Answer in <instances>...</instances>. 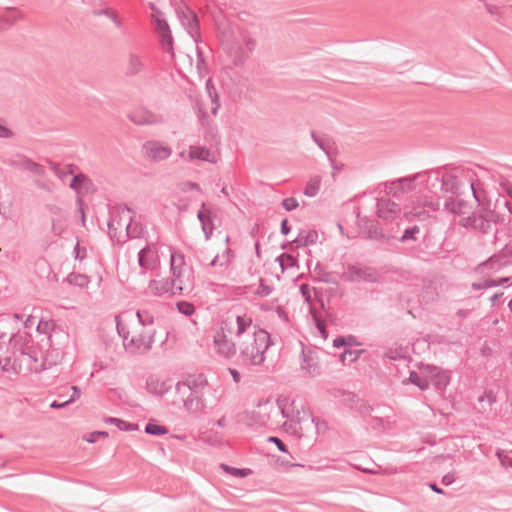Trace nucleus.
Returning a JSON list of instances; mask_svg holds the SVG:
<instances>
[{"label":"nucleus","instance_id":"nucleus-64","mask_svg":"<svg viewBox=\"0 0 512 512\" xmlns=\"http://www.w3.org/2000/svg\"><path fill=\"white\" fill-rule=\"evenodd\" d=\"M504 251V255H506L507 259L510 260V266L512 265V241L505 245L502 249Z\"/></svg>","mask_w":512,"mask_h":512},{"label":"nucleus","instance_id":"nucleus-4","mask_svg":"<svg viewBox=\"0 0 512 512\" xmlns=\"http://www.w3.org/2000/svg\"><path fill=\"white\" fill-rule=\"evenodd\" d=\"M236 326H239L238 315L235 318L227 317L221 321L220 329L213 337L217 354L225 359H231L237 355Z\"/></svg>","mask_w":512,"mask_h":512},{"label":"nucleus","instance_id":"nucleus-38","mask_svg":"<svg viewBox=\"0 0 512 512\" xmlns=\"http://www.w3.org/2000/svg\"><path fill=\"white\" fill-rule=\"evenodd\" d=\"M410 383L416 385L421 390H427L430 386V380L428 374L426 376H421L416 371H411L409 374Z\"/></svg>","mask_w":512,"mask_h":512},{"label":"nucleus","instance_id":"nucleus-1","mask_svg":"<svg viewBox=\"0 0 512 512\" xmlns=\"http://www.w3.org/2000/svg\"><path fill=\"white\" fill-rule=\"evenodd\" d=\"M239 326H236L238 339V360L243 366L261 367L266 360L267 350L273 341L270 334L256 325L247 314L238 315Z\"/></svg>","mask_w":512,"mask_h":512},{"label":"nucleus","instance_id":"nucleus-41","mask_svg":"<svg viewBox=\"0 0 512 512\" xmlns=\"http://www.w3.org/2000/svg\"><path fill=\"white\" fill-rule=\"evenodd\" d=\"M277 261L279 262L282 271L289 268L298 267L297 259L288 253H282L281 255H279L277 257Z\"/></svg>","mask_w":512,"mask_h":512},{"label":"nucleus","instance_id":"nucleus-15","mask_svg":"<svg viewBox=\"0 0 512 512\" xmlns=\"http://www.w3.org/2000/svg\"><path fill=\"white\" fill-rule=\"evenodd\" d=\"M152 17H154L156 21V27L161 37V45L163 51L170 54L171 56H174L173 37L168 23L164 19L157 18L155 13L152 14Z\"/></svg>","mask_w":512,"mask_h":512},{"label":"nucleus","instance_id":"nucleus-37","mask_svg":"<svg viewBox=\"0 0 512 512\" xmlns=\"http://www.w3.org/2000/svg\"><path fill=\"white\" fill-rule=\"evenodd\" d=\"M136 315L142 330L155 328L154 316L148 310H138Z\"/></svg>","mask_w":512,"mask_h":512},{"label":"nucleus","instance_id":"nucleus-60","mask_svg":"<svg viewBox=\"0 0 512 512\" xmlns=\"http://www.w3.org/2000/svg\"><path fill=\"white\" fill-rule=\"evenodd\" d=\"M117 331H118L119 336L123 339V345L125 346V341L130 340L129 331L120 322H117Z\"/></svg>","mask_w":512,"mask_h":512},{"label":"nucleus","instance_id":"nucleus-33","mask_svg":"<svg viewBox=\"0 0 512 512\" xmlns=\"http://www.w3.org/2000/svg\"><path fill=\"white\" fill-rule=\"evenodd\" d=\"M211 152L208 148L204 146H191L189 150V159L190 160H202V161H211L210 160Z\"/></svg>","mask_w":512,"mask_h":512},{"label":"nucleus","instance_id":"nucleus-35","mask_svg":"<svg viewBox=\"0 0 512 512\" xmlns=\"http://www.w3.org/2000/svg\"><path fill=\"white\" fill-rule=\"evenodd\" d=\"M50 167L57 178L64 181L68 176L73 175L74 165L69 164L65 167H61L59 164L50 162Z\"/></svg>","mask_w":512,"mask_h":512},{"label":"nucleus","instance_id":"nucleus-5","mask_svg":"<svg viewBox=\"0 0 512 512\" xmlns=\"http://www.w3.org/2000/svg\"><path fill=\"white\" fill-rule=\"evenodd\" d=\"M171 280L177 285L176 293L182 294L192 286L190 269L187 267L185 256L182 252L170 248Z\"/></svg>","mask_w":512,"mask_h":512},{"label":"nucleus","instance_id":"nucleus-8","mask_svg":"<svg viewBox=\"0 0 512 512\" xmlns=\"http://www.w3.org/2000/svg\"><path fill=\"white\" fill-rule=\"evenodd\" d=\"M176 14L187 33L198 44L200 39V25L197 14L189 8L182 0L176 7Z\"/></svg>","mask_w":512,"mask_h":512},{"label":"nucleus","instance_id":"nucleus-45","mask_svg":"<svg viewBox=\"0 0 512 512\" xmlns=\"http://www.w3.org/2000/svg\"><path fill=\"white\" fill-rule=\"evenodd\" d=\"M318 238V234L316 231H308L305 237H302L301 235L294 240L298 244V246L301 245H308L313 244L316 242Z\"/></svg>","mask_w":512,"mask_h":512},{"label":"nucleus","instance_id":"nucleus-20","mask_svg":"<svg viewBox=\"0 0 512 512\" xmlns=\"http://www.w3.org/2000/svg\"><path fill=\"white\" fill-rule=\"evenodd\" d=\"M484 269L492 272H500L510 266V260L504 255V251L501 250L499 253L492 255L489 259L480 264Z\"/></svg>","mask_w":512,"mask_h":512},{"label":"nucleus","instance_id":"nucleus-26","mask_svg":"<svg viewBox=\"0 0 512 512\" xmlns=\"http://www.w3.org/2000/svg\"><path fill=\"white\" fill-rule=\"evenodd\" d=\"M443 207L448 213L460 216L466 213L468 203L463 199L450 196L445 199Z\"/></svg>","mask_w":512,"mask_h":512},{"label":"nucleus","instance_id":"nucleus-23","mask_svg":"<svg viewBox=\"0 0 512 512\" xmlns=\"http://www.w3.org/2000/svg\"><path fill=\"white\" fill-rule=\"evenodd\" d=\"M197 218L201 223L202 231L205 239L209 240L214 231L212 212L206 208V204L202 203L201 209L197 213Z\"/></svg>","mask_w":512,"mask_h":512},{"label":"nucleus","instance_id":"nucleus-40","mask_svg":"<svg viewBox=\"0 0 512 512\" xmlns=\"http://www.w3.org/2000/svg\"><path fill=\"white\" fill-rule=\"evenodd\" d=\"M196 69L201 77L205 76L208 73V65L204 56V52L200 46H196Z\"/></svg>","mask_w":512,"mask_h":512},{"label":"nucleus","instance_id":"nucleus-63","mask_svg":"<svg viewBox=\"0 0 512 512\" xmlns=\"http://www.w3.org/2000/svg\"><path fill=\"white\" fill-rule=\"evenodd\" d=\"M46 208H47V210H48L51 214H53V215H55V216H57V217H61V215H62V209H61L59 206H57V205H53V204H48V205H46Z\"/></svg>","mask_w":512,"mask_h":512},{"label":"nucleus","instance_id":"nucleus-62","mask_svg":"<svg viewBox=\"0 0 512 512\" xmlns=\"http://www.w3.org/2000/svg\"><path fill=\"white\" fill-rule=\"evenodd\" d=\"M72 402H73V399H67V400H65L63 402H59L57 400H54V401L51 402L50 407L53 408V409H60V408L66 407L67 405H69Z\"/></svg>","mask_w":512,"mask_h":512},{"label":"nucleus","instance_id":"nucleus-21","mask_svg":"<svg viewBox=\"0 0 512 512\" xmlns=\"http://www.w3.org/2000/svg\"><path fill=\"white\" fill-rule=\"evenodd\" d=\"M424 371L428 374L430 378L429 380L432 381L433 385L437 389H445L450 382V377L447 372L436 366H427Z\"/></svg>","mask_w":512,"mask_h":512},{"label":"nucleus","instance_id":"nucleus-9","mask_svg":"<svg viewBox=\"0 0 512 512\" xmlns=\"http://www.w3.org/2000/svg\"><path fill=\"white\" fill-rule=\"evenodd\" d=\"M342 280L346 282L365 281L375 283L378 281V274L371 267H361L358 265L348 264L342 275Z\"/></svg>","mask_w":512,"mask_h":512},{"label":"nucleus","instance_id":"nucleus-31","mask_svg":"<svg viewBox=\"0 0 512 512\" xmlns=\"http://www.w3.org/2000/svg\"><path fill=\"white\" fill-rule=\"evenodd\" d=\"M23 15L16 11L13 8L7 9V15L0 16V30H4L6 28L14 25L18 20L22 19Z\"/></svg>","mask_w":512,"mask_h":512},{"label":"nucleus","instance_id":"nucleus-54","mask_svg":"<svg viewBox=\"0 0 512 512\" xmlns=\"http://www.w3.org/2000/svg\"><path fill=\"white\" fill-rule=\"evenodd\" d=\"M73 252L76 260L82 261L87 257V249L85 247H81L79 242L76 243Z\"/></svg>","mask_w":512,"mask_h":512},{"label":"nucleus","instance_id":"nucleus-24","mask_svg":"<svg viewBox=\"0 0 512 512\" xmlns=\"http://www.w3.org/2000/svg\"><path fill=\"white\" fill-rule=\"evenodd\" d=\"M14 165L17 168L27 171L33 175L43 176L45 174L44 166L25 156L19 157L17 160H15Z\"/></svg>","mask_w":512,"mask_h":512},{"label":"nucleus","instance_id":"nucleus-56","mask_svg":"<svg viewBox=\"0 0 512 512\" xmlns=\"http://www.w3.org/2000/svg\"><path fill=\"white\" fill-rule=\"evenodd\" d=\"M267 441L270 443H274L275 446H277L279 451H281L283 453H288L286 445L283 443V441L280 438H278L276 436H270V437H268Z\"/></svg>","mask_w":512,"mask_h":512},{"label":"nucleus","instance_id":"nucleus-13","mask_svg":"<svg viewBox=\"0 0 512 512\" xmlns=\"http://www.w3.org/2000/svg\"><path fill=\"white\" fill-rule=\"evenodd\" d=\"M128 118L136 125H157L165 121L161 114H156L144 107H138L130 111Z\"/></svg>","mask_w":512,"mask_h":512},{"label":"nucleus","instance_id":"nucleus-14","mask_svg":"<svg viewBox=\"0 0 512 512\" xmlns=\"http://www.w3.org/2000/svg\"><path fill=\"white\" fill-rule=\"evenodd\" d=\"M357 217L358 225L360 229H362L363 232L366 233L365 237L367 239H375L383 243H388L392 238L391 236L384 234L383 231L380 228H378L375 221L370 220L367 217L361 218L359 215Z\"/></svg>","mask_w":512,"mask_h":512},{"label":"nucleus","instance_id":"nucleus-39","mask_svg":"<svg viewBox=\"0 0 512 512\" xmlns=\"http://www.w3.org/2000/svg\"><path fill=\"white\" fill-rule=\"evenodd\" d=\"M66 281L71 285L78 286L81 288L87 287L88 284L90 283V280L86 275L74 272L68 274V276L66 277Z\"/></svg>","mask_w":512,"mask_h":512},{"label":"nucleus","instance_id":"nucleus-51","mask_svg":"<svg viewBox=\"0 0 512 512\" xmlns=\"http://www.w3.org/2000/svg\"><path fill=\"white\" fill-rule=\"evenodd\" d=\"M259 286L256 290V295L260 296V297H267L269 296L271 293H272V288L267 285L263 279H260L259 281Z\"/></svg>","mask_w":512,"mask_h":512},{"label":"nucleus","instance_id":"nucleus-52","mask_svg":"<svg viewBox=\"0 0 512 512\" xmlns=\"http://www.w3.org/2000/svg\"><path fill=\"white\" fill-rule=\"evenodd\" d=\"M282 206L286 211H292L298 207V201L294 197H288L282 200Z\"/></svg>","mask_w":512,"mask_h":512},{"label":"nucleus","instance_id":"nucleus-42","mask_svg":"<svg viewBox=\"0 0 512 512\" xmlns=\"http://www.w3.org/2000/svg\"><path fill=\"white\" fill-rule=\"evenodd\" d=\"M364 353V350H352L350 348H346L340 355V360L344 363L346 361L353 363L357 361L360 356Z\"/></svg>","mask_w":512,"mask_h":512},{"label":"nucleus","instance_id":"nucleus-36","mask_svg":"<svg viewBox=\"0 0 512 512\" xmlns=\"http://www.w3.org/2000/svg\"><path fill=\"white\" fill-rule=\"evenodd\" d=\"M104 422L107 424L115 425L121 431H135L138 429L137 424L128 423L115 417H106L104 418Z\"/></svg>","mask_w":512,"mask_h":512},{"label":"nucleus","instance_id":"nucleus-53","mask_svg":"<svg viewBox=\"0 0 512 512\" xmlns=\"http://www.w3.org/2000/svg\"><path fill=\"white\" fill-rule=\"evenodd\" d=\"M314 271L317 273L320 281H322L324 283H330L331 282V273L324 272L323 268L321 267L320 264L316 265Z\"/></svg>","mask_w":512,"mask_h":512},{"label":"nucleus","instance_id":"nucleus-29","mask_svg":"<svg viewBox=\"0 0 512 512\" xmlns=\"http://www.w3.org/2000/svg\"><path fill=\"white\" fill-rule=\"evenodd\" d=\"M125 231L128 238L137 239L144 236L146 233V228L141 222L135 221L134 217L132 216L131 220L127 223Z\"/></svg>","mask_w":512,"mask_h":512},{"label":"nucleus","instance_id":"nucleus-3","mask_svg":"<svg viewBox=\"0 0 512 512\" xmlns=\"http://www.w3.org/2000/svg\"><path fill=\"white\" fill-rule=\"evenodd\" d=\"M504 216L491 209L490 207H481L467 217H462L459 225L465 229H470L478 236H493L494 242L497 240L498 225L504 222Z\"/></svg>","mask_w":512,"mask_h":512},{"label":"nucleus","instance_id":"nucleus-46","mask_svg":"<svg viewBox=\"0 0 512 512\" xmlns=\"http://www.w3.org/2000/svg\"><path fill=\"white\" fill-rule=\"evenodd\" d=\"M496 456L499 459L501 466L505 468H512V455L504 450L498 449L496 451Z\"/></svg>","mask_w":512,"mask_h":512},{"label":"nucleus","instance_id":"nucleus-49","mask_svg":"<svg viewBox=\"0 0 512 512\" xmlns=\"http://www.w3.org/2000/svg\"><path fill=\"white\" fill-rule=\"evenodd\" d=\"M221 467L231 475L237 477H246L251 472L249 469L234 468L225 464H222Z\"/></svg>","mask_w":512,"mask_h":512},{"label":"nucleus","instance_id":"nucleus-11","mask_svg":"<svg viewBox=\"0 0 512 512\" xmlns=\"http://www.w3.org/2000/svg\"><path fill=\"white\" fill-rule=\"evenodd\" d=\"M142 152L148 160L159 162L168 159L172 154V149L163 142L150 140L143 144Z\"/></svg>","mask_w":512,"mask_h":512},{"label":"nucleus","instance_id":"nucleus-27","mask_svg":"<svg viewBox=\"0 0 512 512\" xmlns=\"http://www.w3.org/2000/svg\"><path fill=\"white\" fill-rule=\"evenodd\" d=\"M417 177L418 174L410 177L400 178L398 180L391 182L388 186L389 193L392 194L393 196H399L400 194L405 193L403 183H407L408 189H413V182Z\"/></svg>","mask_w":512,"mask_h":512},{"label":"nucleus","instance_id":"nucleus-57","mask_svg":"<svg viewBox=\"0 0 512 512\" xmlns=\"http://www.w3.org/2000/svg\"><path fill=\"white\" fill-rule=\"evenodd\" d=\"M385 358H388L389 360H398L404 357L402 350L398 349H390L384 354Z\"/></svg>","mask_w":512,"mask_h":512},{"label":"nucleus","instance_id":"nucleus-16","mask_svg":"<svg viewBox=\"0 0 512 512\" xmlns=\"http://www.w3.org/2000/svg\"><path fill=\"white\" fill-rule=\"evenodd\" d=\"M377 215L383 220H393L400 213V207L389 198H380L376 201Z\"/></svg>","mask_w":512,"mask_h":512},{"label":"nucleus","instance_id":"nucleus-55","mask_svg":"<svg viewBox=\"0 0 512 512\" xmlns=\"http://www.w3.org/2000/svg\"><path fill=\"white\" fill-rule=\"evenodd\" d=\"M179 188L182 192H185V193L190 190H196L199 192L201 191L200 186L197 183L191 182V181H185V182L180 183Z\"/></svg>","mask_w":512,"mask_h":512},{"label":"nucleus","instance_id":"nucleus-28","mask_svg":"<svg viewBox=\"0 0 512 512\" xmlns=\"http://www.w3.org/2000/svg\"><path fill=\"white\" fill-rule=\"evenodd\" d=\"M144 63L142 58L136 53H130L126 65L125 73L128 76H134L144 70Z\"/></svg>","mask_w":512,"mask_h":512},{"label":"nucleus","instance_id":"nucleus-34","mask_svg":"<svg viewBox=\"0 0 512 512\" xmlns=\"http://www.w3.org/2000/svg\"><path fill=\"white\" fill-rule=\"evenodd\" d=\"M320 186L321 177L318 175L311 177L305 186L304 195L307 197L316 196L320 190Z\"/></svg>","mask_w":512,"mask_h":512},{"label":"nucleus","instance_id":"nucleus-58","mask_svg":"<svg viewBox=\"0 0 512 512\" xmlns=\"http://www.w3.org/2000/svg\"><path fill=\"white\" fill-rule=\"evenodd\" d=\"M499 185L501 186L502 191L507 193L509 197L512 198V183L509 180L501 177L499 180Z\"/></svg>","mask_w":512,"mask_h":512},{"label":"nucleus","instance_id":"nucleus-7","mask_svg":"<svg viewBox=\"0 0 512 512\" xmlns=\"http://www.w3.org/2000/svg\"><path fill=\"white\" fill-rule=\"evenodd\" d=\"M133 211L126 204H117L110 210L108 233L112 239L117 238L118 231L125 229L132 218Z\"/></svg>","mask_w":512,"mask_h":512},{"label":"nucleus","instance_id":"nucleus-48","mask_svg":"<svg viewBox=\"0 0 512 512\" xmlns=\"http://www.w3.org/2000/svg\"><path fill=\"white\" fill-rule=\"evenodd\" d=\"M420 232V229L417 225H414L412 227H409L405 229L402 236L399 238L401 242H406L408 240H416V234Z\"/></svg>","mask_w":512,"mask_h":512},{"label":"nucleus","instance_id":"nucleus-17","mask_svg":"<svg viewBox=\"0 0 512 512\" xmlns=\"http://www.w3.org/2000/svg\"><path fill=\"white\" fill-rule=\"evenodd\" d=\"M148 290L153 296L179 295L176 293L178 291L177 285L171 279L151 280L148 284Z\"/></svg>","mask_w":512,"mask_h":512},{"label":"nucleus","instance_id":"nucleus-22","mask_svg":"<svg viewBox=\"0 0 512 512\" xmlns=\"http://www.w3.org/2000/svg\"><path fill=\"white\" fill-rule=\"evenodd\" d=\"M301 370L309 376H317L320 374V367L316 361V357L312 351L302 349Z\"/></svg>","mask_w":512,"mask_h":512},{"label":"nucleus","instance_id":"nucleus-25","mask_svg":"<svg viewBox=\"0 0 512 512\" xmlns=\"http://www.w3.org/2000/svg\"><path fill=\"white\" fill-rule=\"evenodd\" d=\"M435 180L441 183V191L444 193H450L454 195L459 192L460 183L456 175L445 173L441 178L436 175Z\"/></svg>","mask_w":512,"mask_h":512},{"label":"nucleus","instance_id":"nucleus-44","mask_svg":"<svg viewBox=\"0 0 512 512\" xmlns=\"http://www.w3.org/2000/svg\"><path fill=\"white\" fill-rule=\"evenodd\" d=\"M145 433L149 435L162 436L168 433V429L165 426L148 423L145 427Z\"/></svg>","mask_w":512,"mask_h":512},{"label":"nucleus","instance_id":"nucleus-61","mask_svg":"<svg viewBox=\"0 0 512 512\" xmlns=\"http://www.w3.org/2000/svg\"><path fill=\"white\" fill-rule=\"evenodd\" d=\"M231 255H232V250L229 247H227L225 249L224 253L220 256V258L222 260L220 262L221 267H225L229 264Z\"/></svg>","mask_w":512,"mask_h":512},{"label":"nucleus","instance_id":"nucleus-18","mask_svg":"<svg viewBox=\"0 0 512 512\" xmlns=\"http://www.w3.org/2000/svg\"><path fill=\"white\" fill-rule=\"evenodd\" d=\"M440 203L436 199H423L419 200L418 204L415 205L411 211L412 215L419 220H424L431 216L432 213L438 211Z\"/></svg>","mask_w":512,"mask_h":512},{"label":"nucleus","instance_id":"nucleus-2","mask_svg":"<svg viewBox=\"0 0 512 512\" xmlns=\"http://www.w3.org/2000/svg\"><path fill=\"white\" fill-rule=\"evenodd\" d=\"M217 36L223 53L236 67L250 58L257 45L252 33L236 24L217 22Z\"/></svg>","mask_w":512,"mask_h":512},{"label":"nucleus","instance_id":"nucleus-12","mask_svg":"<svg viewBox=\"0 0 512 512\" xmlns=\"http://www.w3.org/2000/svg\"><path fill=\"white\" fill-rule=\"evenodd\" d=\"M176 390L179 393H185V391L189 392L188 396L184 400V407L190 414H199L204 411V400L196 391L191 389L190 384L179 382L176 385Z\"/></svg>","mask_w":512,"mask_h":512},{"label":"nucleus","instance_id":"nucleus-59","mask_svg":"<svg viewBox=\"0 0 512 512\" xmlns=\"http://www.w3.org/2000/svg\"><path fill=\"white\" fill-rule=\"evenodd\" d=\"M480 403L487 401L488 405L491 406L495 401L496 397L492 391H486L482 396L478 398Z\"/></svg>","mask_w":512,"mask_h":512},{"label":"nucleus","instance_id":"nucleus-19","mask_svg":"<svg viewBox=\"0 0 512 512\" xmlns=\"http://www.w3.org/2000/svg\"><path fill=\"white\" fill-rule=\"evenodd\" d=\"M460 173L462 176H464L466 179L470 182V187L472 190V195L475 201L479 206L484 207L485 200H486V193L483 189L476 186V183L474 181V177L477 176L476 171L474 168H461Z\"/></svg>","mask_w":512,"mask_h":512},{"label":"nucleus","instance_id":"nucleus-47","mask_svg":"<svg viewBox=\"0 0 512 512\" xmlns=\"http://www.w3.org/2000/svg\"><path fill=\"white\" fill-rule=\"evenodd\" d=\"M177 309L178 311L185 315V316H191L195 312V306L187 301H180L177 303Z\"/></svg>","mask_w":512,"mask_h":512},{"label":"nucleus","instance_id":"nucleus-10","mask_svg":"<svg viewBox=\"0 0 512 512\" xmlns=\"http://www.w3.org/2000/svg\"><path fill=\"white\" fill-rule=\"evenodd\" d=\"M137 262L141 269V275H145L148 271L157 268L160 263V259L156 245L148 243L141 248L137 255Z\"/></svg>","mask_w":512,"mask_h":512},{"label":"nucleus","instance_id":"nucleus-6","mask_svg":"<svg viewBox=\"0 0 512 512\" xmlns=\"http://www.w3.org/2000/svg\"><path fill=\"white\" fill-rule=\"evenodd\" d=\"M156 328L141 330L125 341V350L132 355L148 353L155 342Z\"/></svg>","mask_w":512,"mask_h":512},{"label":"nucleus","instance_id":"nucleus-50","mask_svg":"<svg viewBox=\"0 0 512 512\" xmlns=\"http://www.w3.org/2000/svg\"><path fill=\"white\" fill-rule=\"evenodd\" d=\"M210 15H211V18H212V20H213V22H214V24H215V26H216V27H217V22H219V23H223V24H224V23H229V22L226 20V18H225V16H224V14H223V12H222V10H221V9H219V8H215V9H213L212 11H210Z\"/></svg>","mask_w":512,"mask_h":512},{"label":"nucleus","instance_id":"nucleus-32","mask_svg":"<svg viewBox=\"0 0 512 512\" xmlns=\"http://www.w3.org/2000/svg\"><path fill=\"white\" fill-rule=\"evenodd\" d=\"M206 91L211 99L212 107H211V113L216 116L218 113V110L220 108V102H219V95L217 93V90L215 86L212 83L211 79H208L206 81L205 85Z\"/></svg>","mask_w":512,"mask_h":512},{"label":"nucleus","instance_id":"nucleus-30","mask_svg":"<svg viewBox=\"0 0 512 512\" xmlns=\"http://www.w3.org/2000/svg\"><path fill=\"white\" fill-rule=\"evenodd\" d=\"M69 186L72 190L80 193L82 189L88 191L93 184L87 175L79 173L73 176Z\"/></svg>","mask_w":512,"mask_h":512},{"label":"nucleus","instance_id":"nucleus-43","mask_svg":"<svg viewBox=\"0 0 512 512\" xmlns=\"http://www.w3.org/2000/svg\"><path fill=\"white\" fill-rule=\"evenodd\" d=\"M352 401V404L350 407L357 412H359L361 415H368L372 411L371 406L363 399H350Z\"/></svg>","mask_w":512,"mask_h":512}]
</instances>
